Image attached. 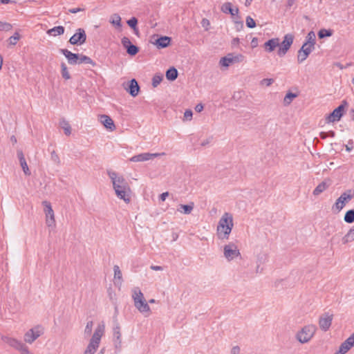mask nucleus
Segmentation results:
<instances>
[{"label": "nucleus", "mask_w": 354, "mask_h": 354, "mask_svg": "<svg viewBox=\"0 0 354 354\" xmlns=\"http://www.w3.org/2000/svg\"><path fill=\"white\" fill-rule=\"evenodd\" d=\"M110 23L118 28H121V17L118 14H113L111 16Z\"/></svg>", "instance_id": "473e14b6"}, {"label": "nucleus", "mask_w": 354, "mask_h": 354, "mask_svg": "<svg viewBox=\"0 0 354 354\" xmlns=\"http://www.w3.org/2000/svg\"><path fill=\"white\" fill-rule=\"evenodd\" d=\"M308 57V55H307L306 53L302 52L300 49L298 50L297 62L299 64L304 62L307 59Z\"/></svg>", "instance_id": "c03bdc74"}, {"label": "nucleus", "mask_w": 354, "mask_h": 354, "mask_svg": "<svg viewBox=\"0 0 354 354\" xmlns=\"http://www.w3.org/2000/svg\"><path fill=\"white\" fill-rule=\"evenodd\" d=\"M84 8H70V9H68V12L75 14L78 12H81V11H84Z\"/></svg>", "instance_id": "bf43d9fd"}, {"label": "nucleus", "mask_w": 354, "mask_h": 354, "mask_svg": "<svg viewBox=\"0 0 354 354\" xmlns=\"http://www.w3.org/2000/svg\"><path fill=\"white\" fill-rule=\"evenodd\" d=\"M354 346V333L345 340L334 354H345Z\"/></svg>", "instance_id": "f8f14e48"}, {"label": "nucleus", "mask_w": 354, "mask_h": 354, "mask_svg": "<svg viewBox=\"0 0 354 354\" xmlns=\"http://www.w3.org/2000/svg\"><path fill=\"white\" fill-rule=\"evenodd\" d=\"M86 63V64H90L93 66L95 65V63L88 56L80 55V59H79V64Z\"/></svg>", "instance_id": "4c0bfd02"}, {"label": "nucleus", "mask_w": 354, "mask_h": 354, "mask_svg": "<svg viewBox=\"0 0 354 354\" xmlns=\"http://www.w3.org/2000/svg\"><path fill=\"white\" fill-rule=\"evenodd\" d=\"M114 278L120 281L122 280V272L118 266L115 265L113 267Z\"/></svg>", "instance_id": "de8ad7c7"}, {"label": "nucleus", "mask_w": 354, "mask_h": 354, "mask_svg": "<svg viewBox=\"0 0 354 354\" xmlns=\"http://www.w3.org/2000/svg\"><path fill=\"white\" fill-rule=\"evenodd\" d=\"M1 339L5 343L8 344L9 346L18 350L19 351L21 350L22 346L24 345V344L22 343L21 341H19L17 339H15V338L9 337L8 336H2Z\"/></svg>", "instance_id": "f3484780"}, {"label": "nucleus", "mask_w": 354, "mask_h": 354, "mask_svg": "<svg viewBox=\"0 0 354 354\" xmlns=\"http://www.w3.org/2000/svg\"><path fill=\"white\" fill-rule=\"evenodd\" d=\"M344 109V106L343 104L339 105L337 108L335 109L333 111L328 115L326 118L328 122H331L339 120L343 115Z\"/></svg>", "instance_id": "dca6fc26"}, {"label": "nucleus", "mask_w": 354, "mask_h": 354, "mask_svg": "<svg viewBox=\"0 0 354 354\" xmlns=\"http://www.w3.org/2000/svg\"><path fill=\"white\" fill-rule=\"evenodd\" d=\"M150 268L153 270H155V271H162L163 270V268L162 266H151Z\"/></svg>", "instance_id": "0e129e2a"}, {"label": "nucleus", "mask_w": 354, "mask_h": 354, "mask_svg": "<svg viewBox=\"0 0 354 354\" xmlns=\"http://www.w3.org/2000/svg\"><path fill=\"white\" fill-rule=\"evenodd\" d=\"M354 198V192L348 189L341 194L332 207L334 212H339L345 205Z\"/></svg>", "instance_id": "39448f33"}, {"label": "nucleus", "mask_w": 354, "mask_h": 354, "mask_svg": "<svg viewBox=\"0 0 354 354\" xmlns=\"http://www.w3.org/2000/svg\"><path fill=\"white\" fill-rule=\"evenodd\" d=\"M113 337L115 339V346H120L121 344V333L120 327L118 323H116L113 328Z\"/></svg>", "instance_id": "5701e85b"}, {"label": "nucleus", "mask_w": 354, "mask_h": 354, "mask_svg": "<svg viewBox=\"0 0 354 354\" xmlns=\"http://www.w3.org/2000/svg\"><path fill=\"white\" fill-rule=\"evenodd\" d=\"M17 157H18L19 161L25 159L24 155L21 150L17 151Z\"/></svg>", "instance_id": "69168bd1"}, {"label": "nucleus", "mask_w": 354, "mask_h": 354, "mask_svg": "<svg viewBox=\"0 0 354 354\" xmlns=\"http://www.w3.org/2000/svg\"><path fill=\"white\" fill-rule=\"evenodd\" d=\"M108 175L111 180L113 187L118 198L125 203L130 202L131 189L126 179L115 171H108Z\"/></svg>", "instance_id": "f257e3e1"}, {"label": "nucleus", "mask_w": 354, "mask_h": 354, "mask_svg": "<svg viewBox=\"0 0 354 354\" xmlns=\"http://www.w3.org/2000/svg\"><path fill=\"white\" fill-rule=\"evenodd\" d=\"M121 43L125 48H127L129 46V45L131 44L130 39L126 37L122 38Z\"/></svg>", "instance_id": "4d7b16f0"}, {"label": "nucleus", "mask_w": 354, "mask_h": 354, "mask_svg": "<svg viewBox=\"0 0 354 354\" xmlns=\"http://www.w3.org/2000/svg\"><path fill=\"white\" fill-rule=\"evenodd\" d=\"M42 333V328L39 326H37L33 328L30 329L25 333L24 340L27 343L32 344L35 339L40 337Z\"/></svg>", "instance_id": "9d476101"}, {"label": "nucleus", "mask_w": 354, "mask_h": 354, "mask_svg": "<svg viewBox=\"0 0 354 354\" xmlns=\"http://www.w3.org/2000/svg\"><path fill=\"white\" fill-rule=\"evenodd\" d=\"M126 50L127 53L131 56L136 55L139 51L138 47L132 44L131 45H129Z\"/></svg>", "instance_id": "ea45409f"}, {"label": "nucleus", "mask_w": 354, "mask_h": 354, "mask_svg": "<svg viewBox=\"0 0 354 354\" xmlns=\"http://www.w3.org/2000/svg\"><path fill=\"white\" fill-rule=\"evenodd\" d=\"M223 256L228 261H231L241 256L238 246L232 242L223 246Z\"/></svg>", "instance_id": "0eeeda50"}, {"label": "nucleus", "mask_w": 354, "mask_h": 354, "mask_svg": "<svg viewBox=\"0 0 354 354\" xmlns=\"http://www.w3.org/2000/svg\"><path fill=\"white\" fill-rule=\"evenodd\" d=\"M333 35V30H327V29H321L318 32V37L319 39H323L326 37H330Z\"/></svg>", "instance_id": "e433bc0d"}, {"label": "nucleus", "mask_w": 354, "mask_h": 354, "mask_svg": "<svg viewBox=\"0 0 354 354\" xmlns=\"http://www.w3.org/2000/svg\"><path fill=\"white\" fill-rule=\"evenodd\" d=\"M297 97V94L288 92L283 98V104L287 106L290 104L292 100Z\"/></svg>", "instance_id": "72a5a7b5"}, {"label": "nucleus", "mask_w": 354, "mask_h": 354, "mask_svg": "<svg viewBox=\"0 0 354 354\" xmlns=\"http://www.w3.org/2000/svg\"><path fill=\"white\" fill-rule=\"evenodd\" d=\"M61 68H62V76L65 80H69L71 78V75L68 73V68L66 65L64 63L61 64Z\"/></svg>", "instance_id": "a19ab883"}, {"label": "nucleus", "mask_w": 354, "mask_h": 354, "mask_svg": "<svg viewBox=\"0 0 354 354\" xmlns=\"http://www.w3.org/2000/svg\"><path fill=\"white\" fill-rule=\"evenodd\" d=\"M127 24L133 29L136 34H138V28H137V24H138V19L136 17H132L130 19L127 21Z\"/></svg>", "instance_id": "58836bf2"}, {"label": "nucleus", "mask_w": 354, "mask_h": 354, "mask_svg": "<svg viewBox=\"0 0 354 354\" xmlns=\"http://www.w3.org/2000/svg\"><path fill=\"white\" fill-rule=\"evenodd\" d=\"M221 11L225 14H230L232 17L236 16V18L239 19L240 17L238 15L239 14V8H232V4L230 2L224 3L221 6Z\"/></svg>", "instance_id": "a211bd4d"}, {"label": "nucleus", "mask_w": 354, "mask_h": 354, "mask_svg": "<svg viewBox=\"0 0 354 354\" xmlns=\"http://www.w3.org/2000/svg\"><path fill=\"white\" fill-rule=\"evenodd\" d=\"M232 63H233V62L231 54H228L226 57H222L220 60V64L225 67H228Z\"/></svg>", "instance_id": "c9c22d12"}, {"label": "nucleus", "mask_w": 354, "mask_h": 354, "mask_svg": "<svg viewBox=\"0 0 354 354\" xmlns=\"http://www.w3.org/2000/svg\"><path fill=\"white\" fill-rule=\"evenodd\" d=\"M203 109V106L201 104H198L196 106L195 110L197 112H201Z\"/></svg>", "instance_id": "774afa93"}, {"label": "nucleus", "mask_w": 354, "mask_h": 354, "mask_svg": "<svg viewBox=\"0 0 354 354\" xmlns=\"http://www.w3.org/2000/svg\"><path fill=\"white\" fill-rule=\"evenodd\" d=\"M132 298L135 307L141 313H150V307L146 301L143 293L139 288H134L133 290Z\"/></svg>", "instance_id": "20e7f679"}, {"label": "nucleus", "mask_w": 354, "mask_h": 354, "mask_svg": "<svg viewBox=\"0 0 354 354\" xmlns=\"http://www.w3.org/2000/svg\"><path fill=\"white\" fill-rule=\"evenodd\" d=\"M294 41V36L292 34H286L283 37V39L282 42L279 46V50L277 51V54L279 57L284 56L288 50L290 49L291 45L292 44Z\"/></svg>", "instance_id": "1a4fd4ad"}, {"label": "nucleus", "mask_w": 354, "mask_h": 354, "mask_svg": "<svg viewBox=\"0 0 354 354\" xmlns=\"http://www.w3.org/2000/svg\"><path fill=\"white\" fill-rule=\"evenodd\" d=\"M168 195H169V193L167 192H164L160 195V199L162 201H165V199H166L167 196H168Z\"/></svg>", "instance_id": "338daca9"}, {"label": "nucleus", "mask_w": 354, "mask_h": 354, "mask_svg": "<svg viewBox=\"0 0 354 354\" xmlns=\"http://www.w3.org/2000/svg\"><path fill=\"white\" fill-rule=\"evenodd\" d=\"M171 42V38L167 36H162L156 39L153 42L158 48H163L167 47Z\"/></svg>", "instance_id": "412c9836"}, {"label": "nucleus", "mask_w": 354, "mask_h": 354, "mask_svg": "<svg viewBox=\"0 0 354 354\" xmlns=\"http://www.w3.org/2000/svg\"><path fill=\"white\" fill-rule=\"evenodd\" d=\"M274 80L271 78H265L260 82L261 86H269L273 83Z\"/></svg>", "instance_id": "5fc2aeb1"}, {"label": "nucleus", "mask_w": 354, "mask_h": 354, "mask_svg": "<svg viewBox=\"0 0 354 354\" xmlns=\"http://www.w3.org/2000/svg\"><path fill=\"white\" fill-rule=\"evenodd\" d=\"M328 187V185L326 184V182H322L313 190V194L315 196L319 195L321 193H322L324 191H325Z\"/></svg>", "instance_id": "2f4dec72"}, {"label": "nucleus", "mask_w": 354, "mask_h": 354, "mask_svg": "<svg viewBox=\"0 0 354 354\" xmlns=\"http://www.w3.org/2000/svg\"><path fill=\"white\" fill-rule=\"evenodd\" d=\"M160 156V153H140L136 156H133L130 158V161L131 162H144L147 161L151 159H153L154 158L158 157Z\"/></svg>", "instance_id": "ddd939ff"}, {"label": "nucleus", "mask_w": 354, "mask_h": 354, "mask_svg": "<svg viewBox=\"0 0 354 354\" xmlns=\"http://www.w3.org/2000/svg\"><path fill=\"white\" fill-rule=\"evenodd\" d=\"M42 205L44 206V212L46 215V225L49 227H55V214L50 203L47 201H44L42 202Z\"/></svg>", "instance_id": "6e6552de"}, {"label": "nucleus", "mask_w": 354, "mask_h": 354, "mask_svg": "<svg viewBox=\"0 0 354 354\" xmlns=\"http://www.w3.org/2000/svg\"><path fill=\"white\" fill-rule=\"evenodd\" d=\"M354 241V225L348 231V232L342 237V242L346 245Z\"/></svg>", "instance_id": "393cba45"}, {"label": "nucleus", "mask_w": 354, "mask_h": 354, "mask_svg": "<svg viewBox=\"0 0 354 354\" xmlns=\"http://www.w3.org/2000/svg\"><path fill=\"white\" fill-rule=\"evenodd\" d=\"M21 167L24 172V174L27 176L30 175V171L29 170V168L28 167L27 162L26 161V159L20 160L19 161Z\"/></svg>", "instance_id": "49530a36"}, {"label": "nucleus", "mask_w": 354, "mask_h": 354, "mask_svg": "<svg viewBox=\"0 0 354 354\" xmlns=\"http://www.w3.org/2000/svg\"><path fill=\"white\" fill-rule=\"evenodd\" d=\"M231 57L232 59V62H242L245 59V57L241 54H238L236 55H232L231 54Z\"/></svg>", "instance_id": "3c124183"}, {"label": "nucleus", "mask_w": 354, "mask_h": 354, "mask_svg": "<svg viewBox=\"0 0 354 354\" xmlns=\"http://www.w3.org/2000/svg\"><path fill=\"white\" fill-rule=\"evenodd\" d=\"M139 90L140 86L137 81L135 79H132L131 80H130L129 88L127 90L129 94L133 97H136L138 95Z\"/></svg>", "instance_id": "4be33fe9"}, {"label": "nucleus", "mask_w": 354, "mask_h": 354, "mask_svg": "<svg viewBox=\"0 0 354 354\" xmlns=\"http://www.w3.org/2000/svg\"><path fill=\"white\" fill-rule=\"evenodd\" d=\"M93 322V321H89L87 322L86 326L84 328V334L87 336L90 335L92 332Z\"/></svg>", "instance_id": "09e8293b"}, {"label": "nucleus", "mask_w": 354, "mask_h": 354, "mask_svg": "<svg viewBox=\"0 0 354 354\" xmlns=\"http://www.w3.org/2000/svg\"><path fill=\"white\" fill-rule=\"evenodd\" d=\"M193 113L191 110H186L184 113V120H191L192 118Z\"/></svg>", "instance_id": "6e6d98bb"}, {"label": "nucleus", "mask_w": 354, "mask_h": 354, "mask_svg": "<svg viewBox=\"0 0 354 354\" xmlns=\"http://www.w3.org/2000/svg\"><path fill=\"white\" fill-rule=\"evenodd\" d=\"M201 25L203 27L206 28V30H207V26H209V21L207 19H203L201 21Z\"/></svg>", "instance_id": "680f3d73"}, {"label": "nucleus", "mask_w": 354, "mask_h": 354, "mask_svg": "<svg viewBox=\"0 0 354 354\" xmlns=\"http://www.w3.org/2000/svg\"><path fill=\"white\" fill-rule=\"evenodd\" d=\"M100 121L105 128L109 129L110 131H113L115 129L113 120L109 115H100Z\"/></svg>", "instance_id": "6ab92c4d"}, {"label": "nucleus", "mask_w": 354, "mask_h": 354, "mask_svg": "<svg viewBox=\"0 0 354 354\" xmlns=\"http://www.w3.org/2000/svg\"><path fill=\"white\" fill-rule=\"evenodd\" d=\"M267 260H268L267 254L263 252V253H259L257 255V268H256V272L257 273L261 272L263 269L260 268V266L261 264L265 263L267 261Z\"/></svg>", "instance_id": "b1692460"}, {"label": "nucleus", "mask_w": 354, "mask_h": 354, "mask_svg": "<svg viewBox=\"0 0 354 354\" xmlns=\"http://www.w3.org/2000/svg\"><path fill=\"white\" fill-rule=\"evenodd\" d=\"M194 206V203H190L188 205H180L178 211L185 214H189L193 210Z\"/></svg>", "instance_id": "bb28decb"}, {"label": "nucleus", "mask_w": 354, "mask_h": 354, "mask_svg": "<svg viewBox=\"0 0 354 354\" xmlns=\"http://www.w3.org/2000/svg\"><path fill=\"white\" fill-rule=\"evenodd\" d=\"M319 136L322 139H326L327 137H335V133L333 131H330L328 132H321Z\"/></svg>", "instance_id": "603ef678"}, {"label": "nucleus", "mask_w": 354, "mask_h": 354, "mask_svg": "<svg viewBox=\"0 0 354 354\" xmlns=\"http://www.w3.org/2000/svg\"><path fill=\"white\" fill-rule=\"evenodd\" d=\"M279 46V38H272L268 40L264 43V48L265 50L268 53L272 52L277 47Z\"/></svg>", "instance_id": "aec40b11"}, {"label": "nucleus", "mask_w": 354, "mask_h": 354, "mask_svg": "<svg viewBox=\"0 0 354 354\" xmlns=\"http://www.w3.org/2000/svg\"><path fill=\"white\" fill-rule=\"evenodd\" d=\"M86 39L85 30L82 28H78L77 32L74 34L69 39V42L72 45H82Z\"/></svg>", "instance_id": "9b49d317"}, {"label": "nucleus", "mask_w": 354, "mask_h": 354, "mask_svg": "<svg viewBox=\"0 0 354 354\" xmlns=\"http://www.w3.org/2000/svg\"><path fill=\"white\" fill-rule=\"evenodd\" d=\"M314 49H315V46H311L310 45H308L307 44H304L300 48V50L302 52L306 53V54L307 55H309L313 52V50Z\"/></svg>", "instance_id": "79ce46f5"}, {"label": "nucleus", "mask_w": 354, "mask_h": 354, "mask_svg": "<svg viewBox=\"0 0 354 354\" xmlns=\"http://www.w3.org/2000/svg\"><path fill=\"white\" fill-rule=\"evenodd\" d=\"M333 320V315H329L328 313H325L322 315L319 320V325L320 328L326 331L330 328Z\"/></svg>", "instance_id": "4468645a"}, {"label": "nucleus", "mask_w": 354, "mask_h": 354, "mask_svg": "<svg viewBox=\"0 0 354 354\" xmlns=\"http://www.w3.org/2000/svg\"><path fill=\"white\" fill-rule=\"evenodd\" d=\"M315 41V34L313 31H310L308 33L307 36L306 37V41L304 42V44H307L308 45H310L311 46H315L316 42Z\"/></svg>", "instance_id": "7c9ffc66"}, {"label": "nucleus", "mask_w": 354, "mask_h": 354, "mask_svg": "<svg viewBox=\"0 0 354 354\" xmlns=\"http://www.w3.org/2000/svg\"><path fill=\"white\" fill-rule=\"evenodd\" d=\"M105 330V325L104 322L99 324L95 328L94 333L90 339V342L84 352V354H95L97 350L102 337Z\"/></svg>", "instance_id": "7ed1b4c3"}, {"label": "nucleus", "mask_w": 354, "mask_h": 354, "mask_svg": "<svg viewBox=\"0 0 354 354\" xmlns=\"http://www.w3.org/2000/svg\"><path fill=\"white\" fill-rule=\"evenodd\" d=\"M47 33L52 36L61 35L64 33V28L62 26H56L51 29H49L47 31Z\"/></svg>", "instance_id": "cd10ccee"}, {"label": "nucleus", "mask_w": 354, "mask_h": 354, "mask_svg": "<svg viewBox=\"0 0 354 354\" xmlns=\"http://www.w3.org/2000/svg\"><path fill=\"white\" fill-rule=\"evenodd\" d=\"M234 227L233 216L225 212L220 218L216 227V236L220 240H228Z\"/></svg>", "instance_id": "f03ea898"}, {"label": "nucleus", "mask_w": 354, "mask_h": 354, "mask_svg": "<svg viewBox=\"0 0 354 354\" xmlns=\"http://www.w3.org/2000/svg\"><path fill=\"white\" fill-rule=\"evenodd\" d=\"M258 46V39L257 37H254L251 41V46L252 48L257 47Z\"/></svg>", "instance_id": "e2e57ef3"}, {"label": "nucleus", "mask_w": 354, "mask_h": 354, "mask_svg": "<svg viewBox=\"0 0 354 354\" xmlns=\"http://www.w3.org/2000/svg\"><path fill=\"white\" fill-rule=\"evenodd\" d=\"M59 126L64 129V133L66 136H69L71 133V127L68 122L64 118H62L59 121Z\"/></svg>", "instance_id": "c756f323"}, {"label": "nucleus", "mask_w": 354, "mask_h": 354, "mask_svg": "<svg viewBox=\"0 0 354 354\" xmlns=\"http://www.w3.org/2000/svg\"><path fill=\"white\" fill-rule=\"evenodd\" d=\"M316 329V326L313 324L305 326L297 333L296 338L301 344L307 343L315 335Z\"/></svg>", "instance_id": "423d86ee"}, {"label": "nucleus", "mask_w": 354, "mask_h": 354, "mask_svg": "<svg viewBox=\"0 0 354 354\" xmlns=\"http://www.w3.org/2000/svg\"><path fill=\"white\" fill-rule=\"evenodd\" d=\"M21 39V35L18 32H15V34L10 37L8 40V47H11L15 46L19 40Z\"/></svg>", "instance_id": "c85d7f7f"}, {"label": "nucleus", "mask_w": 354, "mask_h": 354, "mask_svg": "<svg viewBox=\"0 0 354 354\" xmlns=\"http://www.w3.org/2000/svg\"><path fill=\"white\" fill-rule=\"evenodd\" d=\"M344 221L347 223H353L354 222V209L348 210L344 216Z\"/></svg>", "instance_id": "f704fd0d"}, {"label": "nucleus", "mask_w": 354, "mask_h": 354, "mask_svg": "<svg viewBox=\"0 0 354 354\" xmlns=\"http://www.w3.org/2000/svg\"><path fill=\"white\" fill-rule=\"evenodd\" d=\"M245 23L246 26L250 28H253L256 26L255 21L250 16L246 17Z\"/></svg>", "instance_id": "8fccbe9b"}, {"label": "nucleus", "mask_w": 354, "mask_h": 354, "mask_svg": "<svg viewBox=\"0 0 354 354\" xmlns=\"http://www.w3.org/2000/svg\"><path fill=\"white\" fill-rule=\"evenodd\" d=\"M59 51L66 57L69 64H79L80 55L73 53L67 49H60Z\"/></svg>", "instance_id": "2eb2a0df"}, {"label": "nucleus", "mask_w": 354, "mask_h": 354, "mask_svg": "<svg viewBox=\"0 0 354 354\" xmlns=\"http://www.w3.org/2000/svg\"><path fill=\"white\" fill-rule=\"evenodd\" d=\"M241 351L240 347L239 346H234L231 349V354H239Z\"/></svg>", "instance_id": "13d9d810"}, {"label": "nucleus", "mask_w": 354, "mask_h": 354, "mask_svg": "<svg viewBox=\"0 0 354 354\" xmlns=\"http://www.w3.org/2000/svg\"><path fill=\"white\" fill-rule=\"evenodd\" d=\"M50 158L53 162H55L57 165H59L60 163L59 157L58 154L55 151H53L51 152Z\"/></svg>", "instance_id": "864d4df0"}, {"label": "nucleus", "mask_w": 354, "mask_h": 354, "mask_svg": "<svg viewBox=\"0 0 354 354\" xmlns=\"http://www.w3.org/2000/svg\"><path fill=\"white\" fill-rule=\"evenodd\" d=\"M21 354H32L29 350L28 348L24 344L21 350L19 351Z\"/></svg>", "instance_id": "052dcab7"}, {"label": "nucleus", "mask_w": 354, "mask_h": 354, "mask_svg": "<svg viewBox=\"0 0 354 354\" xmlns=\"http://www.w3.org/2000/svg\"><path fill=\"white\" fill-rule=\"evenodd\" d=\"M178 71L174 67H171L166 71V77L169 81L176 80L178 77Z\"/></svg>", "instance_id": "a878e982"}, {"label": "nucleus", "mask_w": 354, "mask_h": 354, "mask_svg": "<svg viewBox=\"0 0 354 354\" xmlns=\"http://www.w3.org/2000/svg\"><path fill=\"white\" fill-rule=\"evenodd\" d=\"M162 75H155L152 79V85L153 87H156L162 80Z\"/></svg>", "instance_id": "a18cd8bd"}, {"label": "nucleus", "mask_w": 354, "mask_h": 354, "mask_svg": "<svg viewBox=\"0 0 354 354\" xmlns=\"http://www.w3.org/2000/svg\"><path fill=\"white\" fill-rule=\"evenodd\" d=\"M12 25L8 22L0 21V31L8 32L12 30Z\"/></svg>", "instance_id": "37998d69"}]
</instances>
